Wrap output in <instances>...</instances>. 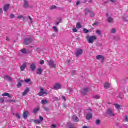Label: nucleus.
<instances>
[{"instance_id":"35","label":"nucleus","mask_w":128,"mask_h":128,"mask_svg":"<svg viewBox=\"0 0 128 128\" xmlns=\"http://www.w3.org/2000/svg\"><path fill=\"white\" fill-rule=\"evenodd\" d=\"M94 12H90V18H94Z\"/></svg>"},{"instance_id":"64","label":"nucleus","mask_w":128,"mask_h":128,"mask_svg":"<svg viewBox=\"0 0 128 128\" xmlns=\"http://www.w3.org/2000/svg\"><path fill=\"white\" fill-rule=\"evenodd\" d=\"M82 128H88V127L85 126H84Z\"/></svg>"},{"instance_id":"11","label":"nucleus","mask_w":128,"mask_h":128,"mask_svg":"<svg viewBox=\"0 0 128 128\" xmlns=\"http://www.w3.org/2000/svg\"><path fill=\"white\" fill-rule=\"evenodd\" d=\"M4 78L6 80H8V82H12V78L8 76H5Z\"/></svg>"},{"instance_id":"4","label":"nucleus","mask_w":128,"mask_h":128,"mask_svg":"<svg viewBox=\"0 0 128 128\" xmlns=\"http://www.w3.org/2000/svg\"><path fill=\"white\" fill-rule=\"evenodd\" d=\"M84 52V50H77L75 53L76 56H82Z\"/></svg>"},{"instance_id":"47","label":"nucleus","mask_w":128,"mask_h":128,"mask_svg":"<svg viewBox=\"0 0 128 128\" xmlns=\"http://www.w3.org/2000/svg\"><path fill=\"white\" fill-rule=\"evenodd\" d=\"M72 30L74 32H78V30L76 29V28H73Z\"/></svg>"},{"instance_id":"26","label":"nucleus","mask_w":128,"mask_h":128,"mask_svg":"<svg viewBox=\"0 0 128 128\" xmlns=\"http://www.w3.org/2000/svg\"><path fill=\"white\" fill-rule=\"evenodd\" d=\"M122 20L124 22H128V17L126 16H124L122 17Z\"/></svg>"},{"instance_id":"32","label":"nucleus","mask_w":128,"mask_h":128,"mask_svg":"<svg viewBox=\"0 0 128 128\" xmlns=\"http://www.w3.org/2000/svg\"><path fill=\"white\" fill-rule=\"evenodd\" d=\"M42 104H48V100H42Z\"/></svg>"},{"instance_id":"17","label":"nucleus","mask_w":128,"mask_h":128,"mask_svg":"<svg viewBox=\"0 0 128 128\" xmlns=\"http://www.w3.org/2000/svg\"><path fill=\"white\" fill-rule=\"evenodd\" d=\"M28 111H25L23 114V117L24 118H28Z\"/></svg>"},{"instance_id":"12","label":"nucleus","mask_w":128,"mask_h":128,"mask_svg":"<svg viewBox=\"0 0 128 128\" xmlns=\"http://www.w3.org/2000/svg\"><path fill=\"white\" fill-rule=\"evenodd\" d=\"M10 4H6L3 8L4 10V12H8V8H10Z\"/></svg>"},{"instance_id":"25","label":"nucleus","mask_w":128,"mask_h":128,"mask_svg":"<svg viewBox=\"0 0 128 128\" xmlns=\"http://www.w3.org/2000/svg\"><path fill=\"white\" fill-rule=\"evenodd\" d=\"M92 98L94 100H100V96L98 95L94 96Z\"/></svg>"},{"instance_id":"36","label":"nucleus","mask_w":128,"mask_h":128,"mask_svg":"<svg viewBox=\"0 0 128 128\" xmlns=\"http://www.w3.org/2000/svg\"><path fill=\"white\" fill-rule=\"evenodd\" d=\"M71 74H72V76H74L75 74H76V71L74 70H72V72H71Z\"/></svg>"},{"instance_id":"59","label":"nucleus","mask_w":128,"mask_h":128,"mask_svg":"<svg viewBox=\"0 0 128 128\" xmlns=\"http://www.w3.org/2000/svg\"><path fill=\"white\" fill-rule=\"evenodd\" d=\"M60 24V22H56L55 26H58Z\"/></svg>"},{"instance_id":"30","label":"nucleus","mask_w":128,"mask_h":128,"mask_svg":"<svg viewBox=\"0 0 128 128\" xmlns=\"http://www.w3.org/2000/svg\"><path fill=\"white\" fill-rule=\"evenodd\" d=\"M111 34H116V29L112 28L110 31Z\"/></svg>"},{"instance_id":"53","label":"nucleus","mask_w":128,"mask_h":128,"mask_svg":"<svg viewBox=\"0 0 128 128\" xmlns=\"http://www.w3.org/2000/svg\"><path fill=\"white\" fill-rule=\"evenodd\" d=\"M122 128H128V126L126 125H124L122 126Z\"/></svg>"},{"instance_id":"27","label":"nucleus","mask_w":128,"mask_h":128,"mask_svg":"<svg viewBox=\"0 0 128 128\" xmlns=\"http://www.w3.org/2000/svg\"><path fill=\"white\" fill-rule=\"evenodd\" d=\"M123 121L124 122H128V116H124V118L123 120Z\"/></svg>"},{"instance_id":"37","label":"nucleus","mask_w":128,"mask_h":128,"mask_svg":"<svg viewBox=\"0 0 128 128\" xmlns=\"http://www.w3.org/2000/svg\"><path fill=\"white\" fill-rule=\"evenodd\" d=\"M88 12H90V9L87 8L85 10V14L86 16H87L88 14Z\"/></svg>"},{"instance_id":"49","label":"nucleus","mask_w":128,"mask_h":128,"mask_svg":"<svg viewBox=\"0 0 128 128\" xmlns=\"http://www.w3.org/2000/svg\"><path fill=\"white\" fill-rule=\"evenodd\" d=\"M40 64L41 65L44 64V60L40 61Z\"/></svg>"},{"instance_id":"15","label":"nucleus","mask_w":128,"mask_h":128,"mask_svg":"<svg viewBox=\"0 0 128 128\" xmlns=\"http://www.w3.org/2000/svg\"><path fill=\"white\" fill-rule=\"evenodd\" d=\"M29 92H30V88H26V90L22 93L23 96H26V94H28Z\"/></svg>"},{"instance_id":"57","label":"nucleus","mask_w":128,"mask_h":128,"mask_svg":"<svg viewBox=\"0 0 128 128\" xmlns=\"http://www.w3.org/2000/svg\"><path fill=\"white\" fill-rule=\"evenodd\" d=\"M6 40L7 42H10V38L8 37H6Z\"/></svg>"},{"instance_id":"8","label":"nucleus","mask_w":128,"mask_h":128,"mask_svg":"<svg viewBox=\"0 0 128 128\" xmlns=\"http://www.w3.org/2000/svg\"><path fill=\"white\" fill-rule=\"evenodd\" d=\"M54 90H60V88H62V86L58 84H57L54 86Z\"/></svg>"},{"instance_id":"24","label":"nucleus","mask_w":128,"mask_h":128,"mask_svg":"<svg viewBox=\"0 0 128 128\" xmlns=\"http://www.w3.org/2000/svg\"><path fill=\"white\" fill-rule=\"evenodd\" d=\"M107 21L108 22H110V24H112V22H114V18H108Z\"/></svg>"},{"instance_id":"28","label":"nucleus","mask_w":128,"mask_h":128,"mask_svg":"<svg viewBox=\"0 0 128 128\" xmlns=\"http://www.w3.org/2000/svg\"><path fill=\"white\" fill-rule=\"evenodd\" d=\"M76 28L80 29L82 28V24H80V23H77L76 26Z\"/></svg>"},{"instance_id":"2","label":"nucleus","mask_w":128,"mask_h":128,"mask_svg":"<svg viewBox=\"0 0 128 128\" xmlns=\"http://www.w3.org/2000/svg\"><path fill=\"white\" fill-rule=\"evenodd\" d=\"M32 39L30 38H25L24 39V44L28 45L32 44Z\"/></svg>"},{"instance_id":"33","label":"nucleus","mask_w":128,"mask_h":128,"mask_svg":"<svg viewBox=\"0 0 128 128\" xmlns=\"http://www.w3.org/2000/svg\"><path fill=\"white\" fill-rule=\"evenodd\" d=\"M52 28L53 30H54V32H58V28H56V26H54Z\"/></svg>"},{"instance_id":"55","label":"nucleus","mask_w":128,"mask_h":128,"mask_svg":"<svg viewBox=\"0 0 128 128\" xmlns=\"http://www.w3.org/2000/svg\"><path fill=\"white\" fill-rule=\"evenodd\" d=\"M10 18H14V14H11Z\"/></svg>"},{"instance_id":"13","label":"nucleus","mask_w":128,"mask_h":128,"mask_svg":"<svg viewBox=\"0 0 128 128\" xmlns=\"http://www.w3.org/2000/svg\"><path fill=\"white\" fill-rule=\"evenodd\" d=\"M42 68H38V70H37V71L36 72V74H42Z\"/></svg>"},{"instance_id":"31","label":"nucleus","mask_w":128,"mask_h":128,"mask_svg":"<svg viewBox=\"0 0 128 128\" xmlns=\"http://www.w3.org/2000/svg\"><path fill=\"white\" fill-rule=\"evenodd\" d=\"M21 52L24 54H28V52H26V49L22 50H21Z\"/></svg>"},{"instance_id":"23","label":"nucleus","mask_w":128,"mask_h":128,"mask_svg":"<svg viewBox=\"0 0 128 128\" xmlns=\"http://www.w3.org/2000/svg\"><path fill=\"white\" fill-rule=\"evenodd\" d=\"M36 64H32L30 66V68L31 70H32V72H34V70H36Z\"/></svg>"},{"instance_id":"58","label":"nucleus","mask_w":128,"mask_h":128,"mask_svg":"<svg viewBox=\"0 0 128 128\" xmlns=\"http://www.w3.org/2000/svg\"><path fill=\"white\" fill-rule=\"evenodd\" d=\"M83 2L84 4H86V2H88V0H84Z\"/></svg>"},{"instance_id":"50","label":"nucleus","mask_w":128,"mask_h":128,"mask_svg":"<svg viewBox=\"0 0 128 128\" xmlns=\"http://www.w3.org/2000/svg\"><path fill=\"white\" fill-rule=\"evenodd\" d=\"M20 86H22V84L18 83L17 86V87L18 88H20Z\"/></svg>"},{"instance_id":"62","label":"nucleus","mask_w":128,"mask_h":128,"mask_svg":"<svg viewBox=\"0 0 128 128\" xmlns=\"http://www.w3.org/2000/svg\"><path fill=\"white\" fill-rule=\"evenodd\" d=\"M2 9L0 8V14H2Z\"/></svg>"},{"instance_id":"43","label":"nucleus","mask_w":128,"mask_h":128,"mask_svg":"<svg viewBox=\"0 0 128 128\" xmlns=\"http://www.w3.org/2000/svg\"><path fill=\"white\" fill-rule=\"evenodd\" d=\"M98 24H100V22H95V23H94L93 24V26H98Z\"/></svg>"},{"instance_id":"18","label":"nucleus","mask_w":128,"mask_h":128,"mask_svg":"<svg viewBox=\"0 0 128 128\" xmlns=\"http://www.w3.org/2000/svg\"><path fill=\"white\" fill-rule=\"evenodd\" d=\"M2 96H8V98H12V96H10V94L8 93H4L2 94Z\"/></svg>"},{"instance_id":"9","label":"nucleus","mask_w":128,"mask_h":128,"mask_svg":"<svg viewBox=\"0 0 128 128\" xmlns=\"http://www.w3.org/2000/svg\"><path fill=\"white\" fill-rule=\"evenodd\" d=\"M88 92V88H84L83 90H81V94L83 96H85V94H86V92Z\"/></svg>"},{"instance_id":"56","label":"nucleus","mask_w":128,"mask_h":128,"mask_svg":"<svg viewBox=\"0 0 128 128\" xmlns=\"http://www.w3.org/2000/svg\"><path fill=\"white\" fill-rule=\"evenodd\" d=\"M52 128H56V125H54V124H52Z\"/></svg>"},{"instance_id":"48","label":"nucleus","mask_w":128,"mask_h":128,"mask_svg":"<svg viewBox=\"0 0 128 128\" xmlns=\"http://www.w3.org/2000/svg\"><path fill=\"white\" fill-rule=\"evenodd\" d=\"M110 1L112 4H115V2H116V0H110Z\"/></svg>"},{"instance_id":"54","label":"nucleus","mask_w":128,"mask_h":128,"mask_svg":"<svg viewBox=\"0 0 128 128\" xmlns=\"http://www.w3.org/2000/svg\"><path fill=\"white\" fill-rule=\"evenodd\" d=\"M76 4V6H80V2L78 1Z\"/></svg>"},{"instance_id":"45","label":"nucleus","mask_w":128,"mask_h":128,"mask_svg":"<svg viewBox=\"0 0 128 128\" xmlns=\"http://www.w3.org/2000/svg\"><path fill=\"white\" fill-rule=\"evenodd\" d=\"M28 18L31 24H34V22L32 21V18L30 16H28Z\"/></svg>"},{"instance_id":"52","label":"nucleus","mask_w":128,"mask_h":128,"mask_svg":"<svg viewBox=\"0 0 128 128\" xmlns=\"http://www.w3.org/2000/svg\"><path fill=\"white\" fill-rule=\"evenodd\" d=\"M4 102V100L2 98H0V102Z\"/></svg>"},{"instance_id":"1","label":"nucleus","mask_w":128,"mask_h":128,"mask_svg":"<svg viewBox=\"0 0 128 128\" xmlns=\"http://www.w3.org/2000/svg\"><path fill=\"white\" fill-rule=\"evenodd\" d=\"M86 38L88 44H94V41L98 40V38L96 36H87L86 37Z\"/></svg>"},{"instance_id":"19","label":"nucleus","mask_w":128,"mask_h":128,"mask_svg":"<svg viewBox=\"0 0 128 128\" xmlns=\"http://www.w3.org/2000/svg\"><path fill=\"white\" fill-rule=\"evenodd\" d=\"M110 83L106 82L104 84V88L108 90L110 88Z\"/></svg>"},{"instance_id":"5","label":"nucleus","mask_w":128,"mask_h":128,"mask_svg":"<svg viewBox=\"0 0 128 128\" xmlns=\"http://www.w3.org/2000/svg\"><path fill=\"white\" fill-rule=\"evenodd\" d=\"M48 64L49 66H51V68H56V66L54 64V60H52L48 62Z\"/></svg>"},{"instance_id":"22","label":"nucleus","mask_w":128,"mask_h":128,"mask_svg":"<svg viewBox=\"0 0 128 128\" xmlns=\"http://www.w3.org/2000/svg\"><path fill=\"white\" fill-rule=\"evenodd\" d=\"M26 64H24L21 67L20 70H22V72H24V70H26Z\"/></svg>"},{"instance_id":"44","label":"nucleus","mask_w":128,"mask_h":128,"mask_svg":"<svg viewBox=\"0 0 128 128\" xmlns=\"http://www.w3.org/2000/svg\"><path fill=\"white\" fill-rule=\"evenodd\" d=\"M16 116L18 118H19V120H20V114H16Z\"/></svg>"},{"instance_id":"41","label":"nucleus","mask_w":128,"mask_h":128,"mask_svg":"<svg viewBox=\"0 0 128 128\" xmlns=\"http://www.w3.org/2000/svg\"><path fill=\"white\" fill-rule=\"evenodd\" d=\"M84 32L85 34H88V32H90V31H88V30H86V29H84Z\"/></svg>"},{"instance_id":"16","label":"nucleus","mask_w":128,"mask_h":128,"mask_svg":"<svg viewBox=\"0 0 128 128\" xmlns=\"http://www.w3.org/2000/svg\"><path fill=\"white\" fill-rule=\"evenodd\" d=\"M86 120H91L92 118V113H88L86 116Z\"/></svg>"},{"instance_id":"34","label":"nucleus","mask_w":128,"mask_h":128,"mask_svg":"<svg viewBox=\"0 0 128 128\" xmlns=\"http://www.w3.org/2000/svg\"><path fill=\"white\" fill-rule=\"evenodd\" d=\"M34 122L36 123V124H40V121L38 120H34Z\"/></svg>"},{"instance_id":"3","label":"nucleus","mask_w":128,"mask_h":128,"mask_svg":"<svg viewBox=\"0 0 128 128\" xmlns=\"http://www.w3.org/2000/svg\"><path fill=\"white\" fill-rule=\"evenodd\" d=\"M44 94H46H46H48L46 93V91L44 90V88H41L40 92L38 94V96H44Z\"/></svg>"},{"instance_id":"46","label":"nucleus","mask_w":128,"mask_h":128,"mask_svg":"<svg viewBox=\"0 0 128 128\" xmlns=\"http://www.w3.org/2000/svg\"><path fill=\"white\" fill-rule=\"evenodd\" d=\"M100 120H96V124H97L98 126V124H100Z\"/></svg>"},{"instance_id":"38","label":"nucleus","mask_w":128,"mask_h":128,"mask_svg":"<svg viewBox=\"0 0 128 128\" xmlns=\"http://www.w3.org/2000/svg\"><path fill=\"white\" fill-rule=\"evenodd\" d=\"M38 110H40V108H36L34 110V113L36 114L38 112Z\"/></svg>"},{"instance_id":"14","label":"nucleus","mask_w":128,"mask_h":128,"mask_svg":"<svg viewBox=\"0 0 128 128\" xmlns=\"http://www.w3.org/2000/svg\"><path fill=\"white\" fill-rule=\"evenodd\" d=\"M72 118L73 120V121L74 122H79L78 118L76 116H74L72 117Z\"/></svg>"},{"instance_id":"7","label":"nucleus","mask_w":128,"mask_h":128,"mask_svg":"<svg viewBox=\"0 0 128 128\" xmlns=\"http://www.w3.org/2000/svg\"><path fill=\"white\" fill-rule=\"evenodd\" d=\"M96 60H101V62L102 63L104 62V58L102 55H99L96 56Z\"/></svg>"},{"instance_id":"40","label":"nucleus","mask_w":128,"mask_h":128,"mask_svg":"<svg viewBox=\"0 0 128 128\" xmlns=\"http://www.w3.org/2000/svg\"><path fill=\"white\" fill-rule=\"evenodd\" d=\"M56 6H53L50 7V10H56Z\"/></svg>"},{"instance_id":"42","label":"nucleus","mask_w":128,"mask_h":128,"mask_svg":"<svg viewBox=\"0 0 128 128\" xmlns=\"http://www.w3.org/2000/svg\"><path fill=\"white\" fill-rule=\"evenodd\" d=\"M40 122H42L44 121V118H42V116H40Z\"/></svg>"},{"instance_id":"20","label":"nucleus","mask_w":128,"mask_h":128,"mask_svg":"<svg viewBox=\"0 0 128 128\" xmlns=\"http://www.w3.org/2000/svg\"><path fill=\"white\" fill-rule=\"evenodd\" d=\"M114 106H115V108L116 110H120V108H122V106H120L119 104H114Z\"/></svg>"},{"instance_id":"61","label":"nucleus","mask_w":128,"mask_h":128,"mask_svg":"<svg viewBox=\"0 0 128 128\" xmlns=\"http://www.w3.org/2000/svg\"><path fill=\"white\" fill-rule=\"evenodd\" d=\"M69 92H72V88H70Z\"/></svg>"},{"instance_id":"10","label":"nucleus","mask_w":128,"mask_h":128,"mask_svg":"<svg viewBox=\"0 0 128 128\" xmlns=\"http://www.w3.org/2000/svg\"><path fill=\"white\" fill-rule=\"evenodd\" d=\"M28 6H29L28 2L26 1V0H24V8H28Z\"/></svg>"},{"instance_id":"63","label":"nucleus","mask_w":128,"mask_h":128,"mask_svg":"<svg viewBox=\"0 0 128 128\" xmlns=\"http://www.w3.org/2000/svg\"><path fill=\"white\" fill-rule=\"evenodd\" d=\"M88 112H92V108H89L88 109Z\"/></svg>"},{"instance_id":"51","label":"nucleus","mask_w":128,"mask_h":128,"mask_svg":"<svg viewBox=\"0 0 128 128\" xmlns=\"http://www.w3.org/2000/svg\"><path fill=\"white\" fill-rule=\"evenodd\" d=\"M30 82V79H26V80H25V82L26 83Z\"/></svg>"},{"instance_id":"21","label":"nucleus","mask_w":128,"mask_h":128,"mask_svg":"<svg viewBox=\"0 0 128 128\" xmlns=\"http://www.w3.org/2000/svg\"><path fill=\"white\" fill-rule=\"evenodd\" d=\"M114 40L115 42H120V38L118 36H115L114 37Z\"/></svg>"},{"instance_id":"60","label":"nucleus","mask_w":128,"mask_h":128,"mask_svg":"<svg viewBox=\"0 0 128 128\" xmlns=\"http://www.w3.org/2000/svg\"><path fill=\"white\" fill-rule=\"evenodd\" d=\"M62 98L66 102V97L64 96H62Z\"/></svg>"},{"instance_id":"39","label":"nucleus","mask_w":128,"mask_h":128,"mask_svg":"<svg viewBox=\"0 0 128 128\" xmlns=\"http://www.w3.org/2000/svg\"><path fill=\"white\" fill-rule=\"evenodd\" d=\"M96 34H98V36H102V31H100V30H97L96 32Z\"/></svg>"},{"instance_id":"29","label":"nucleus","mask_w":128,"mask_h":128,"mask_svg":"<svg viewBox=\"0 0 128 128\" xmlns=\"http://www.w3.org/2000/svg\"><path fill=\"white\" fill-rule=\"evenodd\" d=\"M17 18H18V20H24V16L22 15H20L18 16Z\"/></svg>"},{"instance_id":"6","label":"nucleus","mask_w":128,"mask_h":128,"mask_svg":"<svg viewBox=\"0 0 128 128\" xmlns=\"http://www.w3.org/2000/svg\"><path fill=\"white\" fill-rule=\"evenodd\" d=\"M107 114H108V116H116V114H114V112L112 111V110L110 109H108L107 110Z\"/></svg>"}]
</instances>
